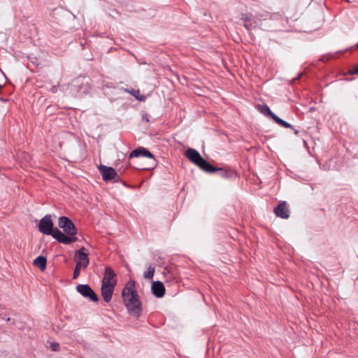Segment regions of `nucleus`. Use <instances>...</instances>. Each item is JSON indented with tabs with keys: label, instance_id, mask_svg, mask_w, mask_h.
I'll list each match as a JSON object with an SVG mask.
<instances>
[{
	"label": "nucleus",
	"instance_id": "1",
	"mask_svg": "<svg viewBox=\"0 0 358 358\" xmlns=\"http://www.w3.org/2000/svg\"><path fill=\"white\" fill-rule=\"evenodd\" d=\"M122 297L128 313L138 318L142 313V303L135 287V281H129L122 291Z\"/></svg>",
	"mask_w": 358,
	"mask_h": 358
},
{
	"label": "nucleus",
	"instance_id": "2",
	"mask_svg": "<svg viewBox=\"0 0 358 358\" xmlns=\"http://www.w3.org/2000/svg\"><path fill=\"white\" fill-rule=\"evenodd\" d=\"M38 230L45 235L52 236L59 243H69L72 241L57 228H54L51 215H45L38 223Z\"/></svg>",
	"mask_w": 358,
	"mask_h": 358
},
{
	"label": "nucleus",
	"instance_id": "3",
	"mask_svg": "<svg viewBox=\"0 0 358 358\" xmlns=\"http://www.w3.org/2000/svg\"><path fill=\"white\" fill-rule=\"evenodd\" d=\"M185 156L191 162L196 165L201 170L208 173H213L215 170L214 166L206 161L195 149L188 148L185 152Z\"/></svg>",
	"mask_w": 358,
	"mask_h": 358
},
{
	"label": "nucleus",
	"instance_id": "4",
	"mask_svg": "<svg viewBox=\"0 0 358 358\" xmlns=\"http://www.w3.org/2000/svg\"><path fill=\"white\" fill-rule=\"evenodd\" d=\"M58 226L63 230L62 233L72 241L69 243H62L63 244L69 245L78 241V238L76 237L77 229L69 217L66 216L60 217L58 219Z\"/></svg>",
	"mask_w": 358,
	"mask_h": 358
},
{
	"label": "nucleus",
	"instance_id": "5",
	"mask_svg": "<svg viewBox=\"0 0 358 358\" xmlns=\"http://www.w3.org/2000/svg\"><path fill=\"white\" fill-rule=\"evenodd\" d=\"M140 156L148 157L150 159V162L146 165L141 167V169L143 170H151L155 168L157 164V160L154 155L146 148L143 147H139L134 150L129 155V158L138 157Z\"/></svg>",
	"mask_w": 358,
	"mask_h": 358
},
{
	"label": "nucleus",
	"instance_id": "6",
	"mask_svg": "<svg viewBox=\"0 0 358 358\" xmlns=\"http://www.w3.org/2000/svg\"><path fill=\"white\" fill-rule=\"evenodd\" d=\"M98 169L99 170L100 173L101 174L103 181L107 182L114 180L115 182H117L120 180V176L113 167L100 164L98 166Z\"/></svg>",
	"mask_w": 358,
	"mask_h": 358
},
{
	"label": "nucleus",
	"instance_id": "7",
	"mask_svg": "<svg viewBox=\"0 0 358 358\" xmlns=\"http://www.w3.org/2000/svg\"><path fill=\"white\" fill-rule=\"evenodd\" d=\"M89 85L87 83H80L78 78L73 80L70 85V93L74 96H80L88 92Z\"/></svg>",
	"mask_w": 358,
	"mask_h": 358
},
{
	"label": "nucleus",
	"instance_id": "8",
	"mask_svg": "<svg viewBox=\"0 0 358 358\" xmlns=\"http://www.w3.org/2000/svg\"><path fill=\"white\" fill-rule=\"evenodd\" d=\"M76 291L85 298H88L94 302L99 301V297L93 289L87 284H80L76 286Z\"/></svg>",
	"mask_w": 358,
	"mask_h": 358
},
{
	"label": "nucleus",
	"instance_id": "9",
	"mask_svg": "<svg viewBox=\"0 0 358 358\" xmlns=\"http://www.w3.org/2000/svg\"><path fill=\"white\" fill-rule=\"evenodd\" d=\"M115 277L116 274L114 271L110 267H106L101 285L108 286L113 285V287H115L117 284V279Z\"/></svg>",
	"mask_w": 358,
	"mask_h": 358
},
{
	"label": "nucleus",
	"instance_id": "10",
	"mask_svg": "<svg viewBox=\"0 0 358 358\" xmlns=\"http://www.w3.org/2000/svg\"><path fill=\"white\" fill-rule=\"evenodd\" d=\"M241 19L244 21V27L250 31L257 26V21L252 13H242Z\"/></svg>",
	"mask_w": 358,
	"mask_h": 358
},
{
	"label": "nucleus",
	"instance_id": "11",
	"mask_svg": "<svg viewBox=\"0 0 358 358\" xmlns=\"http://www.w3.org/2000/svg\"><path fill=\"white\" fill-rule=\"evenodd\" d=\"M275 215L282 219H287L289 217V212L287 208V202H280L275 208Z\"/></svg>",
	"mask_w": 358,
	"mask_h": 358
},
{
	"label": "nucleus",
	"instance_id": "12",
	"mask_svg": "<svg viewBox=\"0 0 358 358\" xmlns=\"http://www.w3.org/2000/svg\"><path fill=\"white\" fill-rule=\"evenodd\" d=\"M152 293L157 298H161L165 294V287L161 281H155L152 285Z\"/></svg>",
	"mask_w": 358,
	"mask_h": 358
},
{
	"label": "nucleus",
	"instance_id": "13",
	"mask_svg": "<svg viewBox=\"0 0 358 358\" xmlns=\"http://www.w3.org/2000/svg\"><path fill=\"white\" fill-rule=\"evenodd\" d=\"M84 248L77 250L75 253V261L77 262H81L83 268L87 267L89 264V257L87 253L83 252Z\"/></svg>",
	"mask_w": 358,
	"mask_h": 358
},
{
	"label": "nucleus",
	"instance_id": "14",
	"mask_svg": "<svg viewBox=\"0 0 358 358\" xmlns=\"http://www.w3.org/2000/svg\"><path fill=\"white\" fill-rule=\"evenodd\" d=\"M114 289L115 287H113V285H101V292L105 302L108 303L111 300Z\"/></svg>",
	"mask_w": 358,
	"mask_h": 358
},
{
	"label": "nucleus",
	"instance_id": "15",
	"mask_svg": "<svg viewBox=\"0 0 358 358\" xmlns=\"http://www.w3.org/2000/svg\"><path fill=\"white\" fill-rule=\"evenodd\" d=\"M256 108L258 110V111L260 112L262 114L271 118L272 120H273V117L276 115L274 113H273L271 110L270 108L266 104H259L256 106Z\"/></svg>",
	"mask_w": 358,
	"mask_h": 358
},
{
	"label": "nucleus",
	"instance_id": "16",
	"mask_svg": "<svg viewBox=\"0 0 358 358\" xmlns=\"http://www.w3.org/2000/svg\"><path fill=\"white\" fill-rule=\"evenodd\" d=\"M215 170L213 172H219V175L224 178H230L235 176V172L229 169L225 168H216L214 166Z\"/></svg>",
	"mask_w": 358,
	"mask_h": 358
},
{
	"label": "nucleus",
	"instance_id": "17",
	"mask_svg": "<svg viewBox=\"0 0 358 358\" xmlns=\"http://www.w3.org/2000/svg\"><path fill=\"white\" fill-rule=\"evenodd\" d=\"M47 259L43 256H38L36 257L33 262L35 266H37L40 270L44 271L46 267Z\"/></svg>",
	"mask_w": 358,
	"mask_h": 358
},
{
	"label": "nucleus",
	"instance_id": "18",
	"mask_svg": "<svg viewBox=\"0 0 358 358\" xmlns=\"http://www.w3.org/2000/svg\"><path fill=\"white\" fill-rule=\"evenodd\" d=\"M255 17L256 20L257 21V26H258V25H262V21L266 20L267 19H271V15L268 13L264 11L262 13H257L255 15Z\"/></svg>",
	"mask_w": 358,
	"mask_h": 358
},
{
	"label": "nucleus",
	"instance_id": "19",
	"mask_svg": "<svg viewBox=\"0 0 358 358\" xmlns=\"http://www.w3.org/2000/svg\"><path fill=\"white\" fill-rule=\"evenodd\" d=\"M273 121H275V122H276L277 124H278L279 125L285 127V128H289L291 129H294V127L292 124H290L289 122L282 120L281 118H280L278 116L275 115L274 117H273Z\"/></svg>",
	"mask_w": 358,
	"mask_h": 358
},
{
	"label": "nucleus",
	"instance_id": "20",
	"mask_svg": "<svg viewBox=\"0 0 358 358\" xmlns=\"http://www.w3.org/2000/svg\"><path fill=\"white\" fill-rule=\"evenodd\" d=\"M155 271V266L152 265H150L148 268V271H145L143 273L144 278L147 280H152L153 278Z\"/></svg>",
	"mask_w": 358,
	"mask_h": 358
},
{
	"label": "nucleus",
	"instance_id": "21",
	"mask_svg": "<svg viewBox=\"0 0 358 358\" xmlns=\"http://www.w3.org/2000/svg\"><path fill=\"white\" fill-rule=\"evenodd\" d=\"M130 94L134 96L138 101H144V96L140 94L139 90H131V91L127 90Z\"/></svg>",
	"mask_w": 358,
	"mask_h": 358
},
{
	"label": "nucleus",
	"instance_id": "22",
	"mask_svg": "<svg viewBox=\"0 0 358 358\" xmlns=\"http://www.w3.org/2000/svg\"><path fill=\"white\" fill-rule=\"evenodd\" d=\"M83 268L81 262H77L73 272V279H76L80 275V269Z\"/></svg>",
	"mask_w": 358,
	"mask_h": 358
},
{
	"label": "nucleus",
	"instance_id": "23",
	"mask_svg": "<svg viewBox=\"0 0 358 358\" xmlns=\"http://www.w3.org/2000/svg\"><path fill=\"white\" fill-rule=\"evenodd\" d=\"M51 350L54 352H57L59 350V345L58 343L53 342L50 345Z\"/></svg>",
	"mask_w": 358,
	"mask_h": 358
},
{
	"label": "nucleus",
	"instance_id": "24",
	"mask_svg": "<svg viewBox=\"0 0 358 358\" xmlns=\"http://www.w3.org/2000/svg\"><path fill=\"white\" fill-rule=\"evenodd\" d=\"M58 87H59V84H58L57 85H54V86H52V87H51V89H50V92H51L52 93H56V92H57V91H58Z\"/></svg>",
	"mask_w": 358,
	"mask_h": 358
},
{
	"label": "nucleus",
	"instance_id": "25",
	"mask_svg": "<svg viewBox=\"0 0 358 358\" xmlns=\"http://www.w3.org/2000/svg\"><path fill=\"white\" fill-rule=\"evenodd\" d=\"M350 74L356 75L358 74V67H355L350 71Z\"/></svg>",
	"mask_w": 358,
	"mask_h": 358
},
{
	"label": "nucleus",
	"instance_id": "26",
	"mask_svg": "<svg viewBox=\"0 0 358 358\" xmlns=\"http://www.w3.org/2000/svg\"><path fill=\"white\" fill-rule=\"evenodd\" d=\"M143 120H145V121H146V122H148V121H149V120H148V118L147 115H143Z\"/></svg>",
	"mask_w": 358,
	"mask_h": 358
},
{
	"label": "nucleus",
	"instance_id": "27",
	"mask_svg": "<svg viewBox=\"0 0 358 358\" xmlns=\"http://www.w3.org/2000/svg\"><path fill=\"white\" fill-rule=\"evenodd\" d=\"M2 319L5 320L7 322H9L10 320V317H2Z\"/></svg>",
	"mask_w": 358,
	"mask_h": 358
},
{
	"label": "nucleus",
	"instance_id": "28",
	"mask_svg": "<svg viewBox=\"0 0 358 358\" xmlns=\"http://www.w3.org/2000/svg\"><path fill=\"white\" fill-rule=\"evenodd\" d=\"M292 130L294 131V134H295L296 135H297V134H298V133H299V131H298V130H296V129H294H294H292Z\"/></svg>",
	"mask_w": 358,
	"mask_h": 358
},
{
	"label": "nucleus",
	"instance_id": "29",
	"mask_svg": "<svg viewBox=\"0 0 358 358\" xmlns=\"http://www.w3.org/2000/svg\"><path fill=\"white\" fill-rule=\"evenodd\" d=\"M357 47H358V44H357Z\"/></svg>",
	"mask_w": 358,
	"mask_h": 358
}]
</instances>
